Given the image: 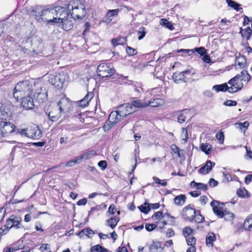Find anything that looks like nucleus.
<instances>
[{
  "label": "nucleus",
  "instance_id": "1",
  "mask_svg": "<svg viewBox=\"0 0 252 252\" xmlns=\"http://www.w3.org/2000/svg\"><path fill=\"white\" fill-rule=\"evenodd\" d=\"M54 8L51 6H36L32 10L33 15L37 21H45L48 23L57 22Z\"/></svg>",
  "mask_w": 252,
  "mask_h": 252
},
{
  "label": "nucleus",
  "instance_id": "2",
  "mask_svg": "<svg viewBox=\"0 0 252 252\" xmlns=\"http://www.w3.org/2000/svg\"><path fill=\"white\" fill-rule=\"evenodd\" d=\"M32 91L33 84L32 81H21L16 85L13 91V96L17 100H21V97L24 96L32 95Z\"/></svg>",
  "mask_w": 252,
  "mask_h": 252
},
{
  "label": "nucleus",
  "instance_id": "3",
  "mask_svg": "<svg viewBox=\"0 0 252 252\" xmlns=\"http://www.w3.org/2000/svg\"><path fill=\"white\" fill-rule=\"evenodd\" d=\"M67 8L73 19H82L85 16V6L78 0L70 1Z\"/></svg>",
  "mask_w": 252,
  "mask_h": 252
},
{
  "label": "nucleus",
  "instance_id": "4",
  "mask_svg": "<svg viewBox=\"0 0 252 252\" xmlns=\"http://www.w3.org/2000/svg\"><path fill=\"white\" fill-rule=\"evenodd\" d=\"M68 78L67 74L63 71H61L58 74L51 75L49 82L58 89H61Z\"/></svg>",
  "mask_w": 252,
  "mask_h": 252
},
{
  "label": "nucleus",
  "instance_id": "5",
  "mask_svg": "<svg viewBox=\"0 0 252 252\" xmlns=\"http://www.w3.org/2000/svg\"><path fill=\"white\" fill-rule=\"evenodd\" d=\"M15 125L10 122H0V137H8L15 131Z\"/></svg>",
  "mask_w": 252,
  "mask_h": 252
},
{
  "label": "nucleus",
  "instance_id": "6",
  "mask_svg": "<svg viewBox=\"0 0 252 252\" xmlns=\"http://www.w3.org/2000/svg\"><path fill=\"white\" fill-rule=\"evenodd\" d=\"M115 72V69L111 66V64L104 63L100 64L97 68L98 76L102 78L111 76Z\"/></svg>",
  "mask_w": 252,
  "mask_h": 252
},
{
  "label": "nucleus",
  "instance_id": "7",
  "mask_svg": "<svg viewBox=\"0 0 252 252\" xmlns=\"http://www.w3.org/2000/svg\"><path fill=\"white\" fill-rule=\"evenodd\" d=\"M46 115L52 122L57 121L62 116V113L55 105L49 106L45 110Z\"/></svg>",
  "mask_w": 252,
  "mask_h": 252
},
{
  "label": "nucleus",
  "instance_id": "8",
  "mask_svg": "<svg viewBox=\"0 0 252 252\" xmlns=\"http://www.w3.org/2000/svg\"><path fill=\"white\" fill-rule=\"evenodd\" d=\"M54 8V11L56 19V23H59L60 21L64 20V18L68 16V10L65 8L61 6H56Z\"/></svg>",
  "mask_w": 252,
  "mask_h": 252
},
{
  "label": "nucleus",
  "instance_id": "9",
  "mask_svg": "<svg viewBox=\"0 0 252 252\" xmlns=\"http://www.w3.org/2000/svg\"><path fill=\"white\" fill-rule=\"evenodd\" d=\"M195 214L196 212L193 208V205H189L186 206L182 211V216L183 218L189 221L193 220Z\"/></svg>",
  "mask_w": 252,
  "mask_h": 252
},
{
  "label": "nucleus",
  "instance_id": "10",
  "mask_svg": "<svg viewBox=\"0 0 252 252\" xmlns=\"http://www.w3.org/2000/svg\"><path fill=\"white\" fill-rule=\"evenodd\" d=\"M239 76H235L232 79H231L228 82V83L231 85L230 87H228V89H227V91L230 93H233L237 92L239 90H240L243 86V83H238V78Z\"/></svg>",
  "mask_w": 252,
  "mask_h": 252
},
{
  "label": "nucleus",
  "instance_id": "11",
  "mask_svg": "<svg viewBox=\"0 0 252 252\" xmlns=\"http://www.w3.org/2000/svg\"><path fill=\"white\" fill-rule=\"evenodd\" d=\"M117 110L119 112L120 116L124 118L136 111L133 107L131 105H130L129 103H125L119 106L118 107Z\"/></svg>",
  "mask_w": 252,
  "mask_h": 252
},
{
  "label": "nucleus",
  "instance_id": "12",
  "mask_svg": "<svg viewBox=\"0 0 252 252\" xmlns=\"http://www.w3.org/2000/svg\"><path fill=\"white\" fill-rule=\"evenodd\" d=\"M223 205V203L214 200L211 203V206L213 208L214 214L219 218H223V216H224V211H223L222 210Z\"/></svg>",
  "mask_w": 252,
  "mask_h": 252
},
{
  "label": "nucleus",
  "instance_id": "13",
  "mask_svg": "<svg viewBox=\"0 0 252 252\" xmlns=\"http://www.w3.org/2000/svg\"><path fill=\"white\" fill-rule=\"evenodd\" d=\"M55 105L58 107L60 111L63 113L69 110L71 106V102L68 98L63 97Z\"/></svg>",
  "mask_w": 252,
  "mask_h": 252
},
{
  "label": "nucleus",
  "instance_id": "14",
  "mask_svg": "<svg viewBox=\"0 0 252 252\" xmlns=\"http://www.w3.org/2000/svg\"><path fill=\"white\" fill-rule=\"evenodd\" d=\"M28 128V137L33 139H38L42 136L41 131L35 125Z\"/></svg>",
  "mask_w": 252,
  "mask_h": 252
},
{
  "label": "nucleus",
  "instance_id": "15",
  "mask_svg": "<svg viewBox=\"0 0 252 252\" xmlns=\"http://www.w3.org/2000/svg\"><path fill=\"white\" fill-rule=\"evenodd\" d=\"M32 51L36 54L40 53L43 50L42 40L39 38H34L31 40Z\"/></svg>",
  "mask_w": 252,
  "mask_h": 252
},
{
  "label": "nucleus",
  "instance_id": "16",
  "mask_svg": "<svg viewBox=\"0 0 252 252\" xmlns=\"http://www.w3.org/2000/svg\"><path fill=\"white\" fill-rule=\"evenodd\" d=\"M21 105L26 110H31L34 107L33 99L32 95L24 96L21 97Z\"/></svg>",
  "mask_w": 252,
  "mask_h": 252
},
{
  "label": "nucleus",
  "instance_id": "17",
  "mask_svg": "<svg viewBox=\"0 0 252 252\" xmlns=\"http://www.w3.org/2000/svg\"><path fill=\"white\" fill-rule=\"evenodd\" d=\"M34 96L38 103H42L47 98V92L45 88L40 87L34 94Z\"/></svg>",
  "mask_w": 252,
  "mask_h": 252
},
{
  "label": "nucleus",
  "instance_id": "18",
  "mask_svg": "<svg viewBox=\"0 0 252 252\" xmlns=\"http://www.w3.org/2000/svg\"><path fill=\"white\" fill-rule=\"evenodd\" d=\"M246 64L247 60L244 56L239 54L238 56L236 57L235 63V65L236 69H245Z\"/></svg>",
  "mask_w": 252,
  "mask_h": 252
},
{
  "label": "nucleus",
  "instance_id": "19",
  "mask_svg": "<svg viewBox=\"0 0 252 252\" xmlns=\"http://www.w3.org/2000/svg\"><path fill=\"white\" fill-rule=\"evenodd\" d=\"M119 9L109 10L107 13L102 19V22L107 24L110 23L113 20L114 17L118 14Z\"/></svg>",
  "mask_w": 252,
  "mask_h": 252
},
{
  "label": "nucleus",
  "instance_id": "20",
  "mask_svg": "<svg viewBox=\"0 0 252 252\" xmlns=\"http://www.w3.org/2000/svg\"><path fill=\"white\" fill-rule=\"evenodd\" d=\"M124 118L120 116L119 112L118 110H117L116 111H113L111 112L109 115L108 121L110 122V123H112L114 124H116L120 121L122 120Z\"/></svg>",
  "mask_w": 252,
  "mask_h": 252
},
{
  "label": "nucleus",
  "instance_id": "21",
  "mask_svg": "<svg viewBox=\"0 0 252 252\" xmlns=\"http://www.w3.org/2000/svg\"><path fill=\"white\" fill-rule=\"evenodd\" d=\"M215 165V162L207 160L206 164L199 169L198 172L201 174H207L211 170L213 165Z\"/></svg>",
  "mask_w": 252,
  "mask_h": 252
},
{
  "label": "nucleus",
  "instance_id": "22",
  "mask_svg": "<svg viewBox=\"0 0 252 252\" xmlns=\"http://www.w3.org/2000/svg\"><path fill=\"white\" fill-rule=\"evenodd\" d=\"M93 97V94L92 93H88L86 96L78 102L79 106L84 107L88 105L90 101Z\"/></svg>",
  "mask_w": 252,
  "mask_h": 252
},
{
  "label": "nucleus",
  "instance_id": "23",
  "mask_svg": "<svg viewBox=\"0 0 252 252\" xmlns=\"http://www.w3.org/2000/svg\"><path fill=\"white\" fill-rule=\"evenodd\" d=\"M159 250H162V248L159 242L153 241L152 243L149 245V252H160Z\"/></svg>",
  "mask_w": 252,
  "mask_h": 252
},
{
  "label": "nucleus",
  "instance_id": "24",
  "mask_svg": "<svg viewBox=\"0 0 252 252\" xmlns=\"http://www.w3.org/2000/svg\"><path fill=\"white\" fill-rule=\"evenodd\" d=\"M62 23L63 29L64 31H69L73 27L72 21L68 19L67 18H64V20H61L60 23Z\"/></svg>",
  "mask_w": 252,
  "mask_h": 252
},
{
  "label": "nucleus",
  "instance_id": "25",
  "mask_svg": "<svg viewBox=\"0 0 252 252\" xmlns=\"http://www.w3.org/2000/svg\"><path fill=\"white\" fill-rule=\"evenodd\" d=\"M164 103V101L162 99L159 98H157L153 99H151L148 101V102H146L148 106L151 107H158L162 105Z\"/></svg>",
  "mask_w": 252,
  "mask_h": 252
},
{
  "label": "nucleus",
  "instance_id": "26",
  "mask_svg": "<svg viewBox=\"0 0 252 252\" xmlns=\"http://www.w3.org/2000/svg\"><path fill=\"white\" fill-rule=\"evenodd\" d=\"M216 240L215 234L212 232H209L206 237V244L208 247H212L213 242Z\"/></svg>",
  "mask_w": 252,
  "mask_h": 252
},
{
  "label": "nucleus",
  "instance_id": "27",
  "mask_svg": "<svg viewBox=\"0 0 252 252\" xmlns=\"http://www.w3.org/2000/svg\"><path fill=\"white\" fill-rule=\"evenodd\" d=\"M189 109H184L181 111H179V115L178 117V122L182 124L185 122L187 118V115L189 113Z\"/></svg>",
  "mask_w": 252,
  "mask_h": 252
},
{
  "label": "nucleus",
  "instance_id": "28",
  "mask_svg": "<svg viewBox=\"0 0 252 252\" xmlns=\"http://www.w3.org/2000/svg\"><path fill=\"white\" fill-rule=\"evenodd\" d=\"M18 217L11 215L9 219L6 220L4 226L7 227L8 228H11L13 227L14 223L18 222Z\"/></svg>",
  "mask_w": 252,
  "mask_h": 252
},
{
  "label": "nucleus",
  "instance_id": "29",
  "mask_svg": "<svg viewBox=\"0 0 252 252\" xmlns=\"http://www.w3.org/2000/svg\"><path fill=\"white\" fill-rule=\"evenodd\" d=\"M173 79L176 83H178L179 81L186 82V78L183 72L174 73L173 75Z\"/></svg>",
  "mask_w": 252,
  "mask_h": 252
},
{
  "label": "nucleus",
  "instance_id": "30",
  "mask_svg": "<svg viewBox=\"0 0 252 252\" xmlns=\"http://www.w3.org/2000/svg\"><path fill=\"white\" fill-rule=\"evenodd\" d=\"M240 33L241 34L242 36L243 37L246 38L247 40H249L251 35L252 34V30L250 27H248L244 30H243L242 28H240Z\"/></svg>",
  "mask_w": 252,
  "mask_h": 252
},
{
  "label": "nucleus",
  "instance_id": "31",
  "mask_svg": "<svg viewBox=\"0 0 252 252\" xmlns=\"http://www.w3.org/2000/svg\"><path fill=\"white\" fill-rule=\"evenodd\" d=\"M186 199L185 195H179L174 198V203L177 206H183L185 204Z\"/></svg>",
  "mask_w": 252,
  "mask_h": 252
},
{
  "label": "nucleus",
  "instance_id": "32",
  "mask_svg": "<svg viewBox=\"0 0 252 252\" xmlns=\"http://www.w3.org/2000/svg\"><path fill=\"white\" fill-rule=\"evenodd\" d=\"M236 76H239L238 78V80H240V81H244L248 82L251 79V77L250 74L248 73L247 71L243 69L241 72L240 74H237Z\"/></svg>",
  "mask_w": 252,
  "mask_h": 252
},
{
  "label": "nucleus",
  "instance_id": "33",
  "mask_svg": "<svg viewBox=\"0 0 252 252\" xmlns=\"http://www.w3.org/2000/svg\"><path fill=\"white\" fill-rule=\"evenodd\" d=\"M146 102H142L140 100H133L132 101L130 105H131L135 110L137 108H144L148 107L147 104H146Z\"/></svg>",
  "mask_w": 252,
  "mask_h": 252
},
{
  "label": "nucleus",
  "instance_id": "34",
  "mask_svg": "<svg viewBox=\"0 0 252 252\" xmlns=\"http://www.w3.org/2000/svg\"><path fill=\"white\" fill-rule=\"evenodd\" d=\"M226 2L229 6L237 11H239L240 10L242 9L240 4L232 0H226Z\"/></svg>",
  "mask_w": 252,
  "mask_h": 252
},
{
  "label": "nucleus",
  "instance_id": "35",
  "mask_svg": "<svg viewBox=\"0 0 252 252\" xmlns=\"http://www.w3.org/2000/svg\"><path fill=\"white\" fill-rule=\"evenodd\" d=\"M190 185L192 187H195L198 189H201L206 191L208 189L207 185L201 183H196L193 181L191 182Z\"/></svg>",
  "mask_w": 252,
  "mask_h": 252
},
{
  "label": "nucleus",
  "instance_id": "36",
  "mask_svg": "<svg viewBox=\"0 0 252 252\" xmlns=\"http://www.w3.org/2000/svg\"><path fill=\"white\" fill-rule=\"evenodd\" d=\"M91 252H109V250L99 245H96L91 247Z\"/></svg>",
  "mask_w": 252,
  "mask_h": 252
},
{
  "label": "nucleus",
  "instance_id": "37",
  "mask_svg": "<svg viewBox=\"0 0 252 252\" xmlns=\"http://www.w3.org/2000/svg\"><path fill=\"white\" fill-rule=\"evenodd\" d=\"M213 90H214L217 92L220 91L225 92L228 89V86L226 83L222 84L221 85H216L213 87Z\"/></svg>",
  "mask_w": 252,
  "mask_h": 252
},
{
  "label": "nucleus",
  "instance_id": "38",
  "mask_svg": "<svg viewBox=\"0 0 252 252\" xmlns=\"http://www.w3.org/2000/svg\"><path fill=\"white\" fill-rule=\"evenodd\" d=\"M140 211L145 214H147L150 211V207L148 206V203L145 202L143 204L138 207Z\"/></svg>",
  "mask_w": 252,
  "mask_h": 252
},
{
  "label": "nucleus",
  "instance_id": "39",
  "mask_svg": "<svg viewBox=\"0 0 252 252\" xmlns=\"http://www.w3.org/2000/svg\"><path fill=\"white\" fill-rule=\"evenodd\" d=\"M107 225L110 226L111 228L114 229L117 225L118 220L116 218H112L107 220Z\"/></svg>",
  "mask_w": 252,
  "mask_h": 252
},
{
  "label": "nucleus",
  "instance_id": "40",
  "mask_svg": "<svg viewBox=\"0 0 252 252\" xmlns=\"http://www.w3.org/2000/svg\"><path fill=\"white\" fill-rule=\"evenodd\" d=\"M200 148L203 152L206 154H209L211 151L212 146L208 143L202 144Z\"/></svg>",
  "mask_w": 252,
  "mask_h": 252
},
{
  "label": "nucleus",
  "instance_id": "41",
  "mask_svg": "<svg viewBox=\"0 0 252 252\" xmlns=\"http://www.w3.org/2000/svg\"><path fill=\"white\" fill-rule=\"evenodd\" d=\"M160 24L162 26H164L170 30L173 29V26L171 23L166 19H161L160 20Z\"/></svg>",
  "mask_w": 252,
  "mask_h": 252
},
{
  "label": "nucleus",
  "instance_id": "42",
  "mask_svg": "<svg viewBox=\"0 0 252 252\" xmlns=\"http://www.w3.org/2000/svg\"><path fill=\"white\" fill-rule=\"evenodd\" d=\"M171 150L175 154H177L179 158L181 157L180 152L183 151V150L179 149L176 145H172L171 146Z\"/></svg>",
  "mask_w": 252,
  "mask_h": 252
},
{
  "label": "nucleus",
  "instance_id": "43",
  "mask_svg": "<svg viewBox=\"0 0 252 252\" xmlns=\"http://www.w3.org/2000/svg\"><path fill=\"white\" fill-rule=\"evenodd\" d=\"M138 34L139 35L138 39L141 40L144 38L146 34V29L145 27H141L138 31Z\"/></svg>",
  "mask_w": 252,
  "mask_h": 252
},
{
  "label": "nucleus",
  "instance_id": "44",
  "mask_svg": "<svg viewBox=\"0 0 252 252\" xmlns=\"http://www.w3.org/2000/svg\"><path fill=\"white\" fill-rule=\"evenodd\" d=\"M248 191L245 188H240L237 191L238 196L241 197H245Z\"/></svg>",
  "mask_w": 252,
  "mask_h": 252
},
{
  "label": "nucleus",
  "instance_id": "45",
  "mask_svg": "<svg viewBox=\"0 0 252 252\" xmlns=\"http://www.w3.org/2000/svg\"><path fill=\"white\" fill-rule=\"evenodd\" d=\"M17 134H21L22 135H24L26 137H28V128L25 129H17L15 131Z\"/></svg>",
  "mask_w": 252,
  "mask_h": 252
},
{
  "label": "nucleus",
  "instance_id": "46",
  "mask_svg": "<svg viewBox=\"0 0 252 252\" xmlns=\"http://www.w3.org/2000/svg\"><path fill=\"white\" fill-rule=\"evenodd\" d=\"M192 229L190 227H186L183 229L184 236L186 238L188 237L189 236V235L192 232Z\"/></svg>",
  "mask_w": 252,
  "mask_h": 252
},
{
  "label": "nucleus",
  "instance_id": "47",
  "mask_svg": "<svg viewBox=\"0 0 252 252\" xmlns=\"http://www.w3.org/2000/svg\"><path fill=\"white\" fill-rule=\"evenodd\" d=\"M114 125V124L112 123H110V122L108 121L106 122L105 124L103 126V129L104 131H107L109 130Z\"/></svg>",
  "mask_w": 252,
  "mask_h": 252
},
{
  "label": "nucleus",
  "instance_id": "48",
  "mask_svg": "<svg viewBox=\"0 0 252 252\" xmlns=\"http://www.w3.org/2000/svg\"><path fill=\"white\" fill-rule=\"evenodd\" d=\"M223 217L227 220H230L233 219L234 214L231 213L227 212V211H224Z\"/></svg>",
  "mask_w": 252,
  "mask_h": 252
},
{
  "label": "nucleus",
  "instance_id": "49",
  "mask_svg": "<svg viewBox=\"0 0 252 252\" xmlns=\"http://www.w3.org/2000/svg\"><path fill=\"white\" fill-rule=\"evenodd\" d=\"M126 53L130 56H133L137 54L136 50L131 47L127 46L126 48Z\"/></svg>",
  "mask_w": 252,
  "mask_h": 252
},
{
  "label": "nucleus",
  "instance_id": "50",
  "mask_svg": "<svg viewBox=\"0 0 252 252\" xmlns=\"http://www.w3.org/2000/svg\"><path fill=\"white\" fill-rule=\"evenodd\" d=\"M182 140L184 141L185 142H186L188 139V134L187 129L185 128H182Z\"/></svg>",
  "mask_w": 252,
  "mask_h": 252
},
{
  "label": "nucleus",
  "instance_id": "51",
  "mask_svg": "<svg viewBox=\"0 0 252 252\" xmlns=\"http://www.w3.org/2000/svg\"><path fill=\"white\" fill-rule=\"evenodd\" d=\"M197 223H201L205 220L204 218L200 214L195 215L194 219Z\"/></svg>",
  "mask_w": 252,
  "mask_h": 252
},
{
  "label": "nucleus",
  "instance_id": "52",
  "mask_svg": "<svg viewBox=\"0 0 252 252\" xmlns=\"http://www.w3.org/2000/svg\"><path fill=\"white\" fill-rule=\"evenodd\" d=\"M235 125H238L239 128L242 129L243 127L247 128L249 126V123L248 121H245L244 123H237Z\"/></svg>",
  "mask_w": 252,
  "mask_h": 252
},
{
  "label": "nucleus",
  "instance_id": "53",
  "mask_svg": "<svg viewBox=\"0 0 252 252\" xmlns=\"http://www.w3.org/2000/svg\"><path fill=\"white\" fill-rule=\"evenodd\" d=\"M187 243L188 245L194 247L193 246L195 244L196 240L194 237H191L187 239Z\"/></svg>",
  "mask_w": 252,
  "mask_h": 252
},
{
  "label": "nucleus",
  "instance_id": "54",
  "mask_svg": "<svg viewBox=\"0 0 252 252\" xmlns=\"http://www.w3.org/2000/svg\"><path fill=\"white\" fill-rule=\"evenodd\" d=\"M178 53L182 52L184 54L187 55L188 54L189 56L194 52V50H190V49H179L177 50Z\"/></svg>",
  "mask_w": 252,
  "mask_h": 252
},
{
  "label": "nucleus",
  "instance_id": "55",
  "mask_svg": "<svg viewBox=\"0 0 252 252\" xmlns=\"http://www.w3.org/2000/svg\"><path fill=\"white\" fill-rule=\"evenodd\" d=\"M223 105L227 106H236L237 102L235 100H227L223 102Z\"/></svg>",
  "mask_w": 252,
  "mask_h": 252
},
{
  "label": "nucleus",
  "instance_id": "56",
  "mask_svg": "<svg viewBox=\"0 0 252 252\" xmlns=\"http://www.w3.org/2000/svg\"><path fill=\"white\" fill-rule=\"evenodd\" d=\"M39 250L41 252H43L45 251H48L50 250V245L49 244H42L39 248Z\"/></svg>",
  "mask_w": 252,
  "mask_h": 252
},
{
  "label": "nucleus",
  "instance_id": "57",
  "mask_svg": "<svg viewBox=\"0 0 252 252\" xmlns=\"http://www.w3.org/2000/svg\"><path fill=\"white\" fill-rule=\"evenodd\" d=\"M107 163L105 160H101L98 163V166L102 170H104L107 167Z\"/></svg>",
  "mask_w": 252,
  "mask_h": 252
},
{
  "label": "nucleus",
  "instance_id": "58",
  "mask_svg": "<svg viewBox=\"0 0 252 252\" xmlns=\"http://www.w3.org/2000/svg\"><path fill=\"white\" fill-rule=\"evenodd\" d=\"M153 180L156 183L160 184L162 186H165L167 185L166 182L164 181V180L161 181L158 177H154Z\"/></svg>",
  "mask_w": 252,
  "mask_h": 252
},
{
  "label": "nucleus",
  "instance_id": "59",
  "mask_svg": "<svg viewBox=\"0 0 252 252\" xmlns=\"http://www.w3.org/2000/svg\"><path fill=\"white\" fill-rule=\"evenodd\" d=\"M216 137L217 139L220 141V143H222L224 141V135L223 132H220L216 134Z\"/></svg>",
  "mask_w": 252,
  "mask_h": 252
},
{
  "label": "nucleus",
  "instance_id": "60",
  "mask_svg": "<svg viewBox=\"0 0 252 252\" xmlns=\"http://www.w3.org/2000/svg\"><path fill=\"white\" fill-rule=\"evenodd\" d=\"M157 227V225L155 224H146L145 225L146 229L148 231H151Z\"/></svg>",
  "mask_w": 252,
  "mask_h": 252
},
{
  "label": "nucleus",
  "instance_id": "61",
  "mask_svg": "<svg viewBox=\"0 0 252 252\" xmlns=\"http://www.w3.org/2000/svg\"><path fill=\"white\" fill-rule=\"evenodd\" d=\"M160 217H162V211H159V212H156L152 216V219H153L154 220L159 219Z\"/></svg>",
  "mask_w": 252,
  "mask_h": 252
},
{
  "label": "nucleus",
  "instance_id": "62",
  "mask_svg": "<svg viewBox=\"0 0 252 252\" xmlns=\"http://www.w3.org/2000/svg\"><path fill=\"white\" fill-rule=\"evenodd\" d=\"M193 50L194 51L195 50L196 52H197L198 54H199L201 55H203L206 52L205 48L203 47L196 48Z\"/></svg>",
  "mask_w": 252,
  "mask_h": 252
},
{
  "label": "nucleus",
  "instance_id": "63",
  "mask_svg": "<svg viewBox=\"0 0 252 252\" xmlns=\"http://www.w3.org/2000/svg\"><path fill=\"white\" fill-rule=\"evenodd\" d=\"M252 221V216L248 217L245 221L244 223V227L245 228L248 227L249 224H251Z\"/></svg>",
  "mask_w": 252,
  "mask_h": 252
},
{
  "label": "nucleus",
  "instance_id": "64",
  "mask_svg": "<svg viewBox=\"0 0 252 252\" xmlns=\"http://www.w3.org/2000/svg\"><path fill=\"white\" fill-rule=\"evenodd\" d=\"M68 137L66 135H63L60 139V143L61 144H66L67 142Z\"/></svg>",
  "mask_w": 252,
  "mask_h": 252
}]
</instances>
